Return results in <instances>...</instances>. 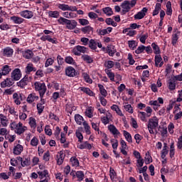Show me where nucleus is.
Here are the masks:
<instances>
[{"instance_id": "41", "label": "nucleus", "mask_w": 182, "mask_h": 182, "mask_svg": "<svg viewBox=\"0 0 182 182\" xmlns=\"http://www.w3.org/2000/svg\"><path fill=\"white\" fill-rule=\"evenodd\" d=\"M82 125L85 129V132L86 134H88V135L92 134V132L90 131V127L89 126V124L87 123V122L84 121L82 122Z\"/></svg>"}, {"instance_id": "49", "label": "nucleus", "mask_w": 182, "mask_h": 182, "mask_svg": "<svg viewBox=\"0 0 182 182\" xmlns=\"http://www.w3.org/2000/svg\"><path fill=\"white\" fill-rule=\"evenodd\" d=\"M82 77L87 83H90V84L93 83V80L90 78V76L87 73H82Z\"/></svg>"}, {"instance_id": "26", "label": "nucleus", "mask_w": 182, "mask_h": 182, "mask_svg": "<svg viewBox=\"0 0 182 182\" xmlns=\"http://www.w3.org/2000/svg\"><path fill=\"white\" fill-rule=\"evenodd\" d=\"M176 80H174V78H171L168 80L167 86L169 90H176Z\"/></svg>"}, {"instance_id": "24", "label": "nucleus", "mask_w": 182, "mask_h": 182, "mask_svg": "<svg viewBox=\"0 0 182 182\" xmlns=\"http://www.w3.org/2000/svg\"><path fill=\"white\" fill-rule=\"evenodd\" d=\"M8 117L4 114H0V124L3 127H8Z\"/></svg>"}, {"instance_id": "19", "label": "nucleus", "mask_w": 182, "mask_h": 182, "mask_svg": "<svg viewBox=\"0 0 182 182\" xmlns=\"http://www.w3.org/2000/svg\"><path fill=\"white\" fill-rule=\"evenodd\" d=\"M14 55V49L11 47H6L3 49V55L6 58H11Z\"/></svg>"}, {"instance_id": "4", "label": "nucleus", "mask_w": 182, "mask_h": 182, "mask_svg": "<svg viewBox=\"0 0 182 182\" xmlns=\"http://www.w3.org/2000/svg\"><path fill=\"white\" fill-rule=\"evenodd\" d=\"M136 4H137V0L124 1L121 4L123 14H127V12H129L132 8H134V6H136Z\"/></svg>"}, {"instance_id": "5", "label": "nucleus", "mask_w": 182, "mask_h": 182, "mask_svg": "<svg viewBox=\"0 0 182 182\" xmlns=\"http://www.w3.org/2000/svg\"><path fill=\"white\" fill-rule=\"evenodd\" d=\"M159 126V118L154 116L152 118L149 119L148 122V129L151 134H154V129Z\"/></svg>"}, {"instance_id": "46", "label": "nucleus", "mask_w": 182, "mask_h": 182, "mask_svg": "<svg viewBox=\"0 0 182 182\" xmlns=\"http://www.w3.org/2000/svg\"><path fill=\"white\" fill-rule=\"evenodd\" d=\"M98 87L102 96H103V97H106V96H107V90L105 89V86H103V85L98 84Z\"/></svg>"}, {"instance_id": "64", "label": "nucleus", "mask_w": 182, "mask_h": 182, "mask_svg": "<svg viewBox=\"0 0 182 182\" xmlns=\"http://www.w3.org/2000/svg\"><path fill=\"white\" fill-rule=\"evenodd\" d=\"M114 66V62L112 60H108L105 63V67L107 68L108 70L112 69Z\"/></svg>"}, {"instance_id": "13", "label": "nucleus", "mask_w": 182, "mask_h": 182, "mask_svg": "<svg viewBox=\"0 0 182 182\" xmlns=\"http://www.w3.org/2000/svg\"><path fill=\"white\" fill-rule=\"evenodd\" d=\"M147 8L144 7L141 11H140L139 12H138L136 14H135L134 16V19H143V18H144V16L146 15V14H147Z\"/></svg>"}, {"instance_id": "34", "label": "nucleus", "mask_w": 182, "mask_h": 182, "mask_svg": "<svg viewBox=\"0 0 182 182\" xmlns=\"http://www.w3.org/2000/svg\"><path fill=\"white\" fill-rule=\"evenodd\" d=\"M75 136L78 139V141L82 143L83 141V134H82V128H78L75 130Z\"/></svg>"}, {"instance_id": "3", "label": "nucleus", "mask_w": 182, "mask_h": 182, "mask_svg": "<svg viewBox=\"0 0 182 182\" xmlns=\"http://www.w3.org/2000/svg\"><path fill=\"white\" fill-rule=\"evenodd\" d=\"M34 88L36 92L39 93L40 98L43 99V96H45V93H46V90H48L45 82H41L39 81L36 82L34 83Z\"/></svg>"}, {"instance_id": "62", "label": "nucleus", "mask_w": 182, "mask_h": 182, "mask_svg": "<svg viewBox=\"0 0 182 182\" xmlns=\"http://www.w3.org/2000/svg\"><path fill=\"white\" fill-rule=\"evenodd\" d=\"M146 116L147 114L144 112H139L138 114V117L141 120V122H147V119H146Z\"/></svg>"}, {"instance_id": "39", "label": "nucleus", "mask_w": 182, "mask_h": 182, "mask_svg": "<svg viewBox=\"0 0 182 182\" xmlns=\"http://www.w3.org/2000/svg\"><path fill=\"white\" fill-rule=\"evenodd\" d=\"M168 154V149H167V144H164L163 149L161 152V159H166V156Z\"/></svg>"}, {"instance_id": "32", "label": "nucleus", "mask_w": 182, "mask_h": 182, "mask_svg": "<svg viewBox=\"0 0 182 182\" xmlns=\"http://www.w3.org/2000/svg\"><path fill=\"white\" fill-rule=\"evenodd\" d=\"M110 120H112V114L110 113L107 114L106 117L101 118V122L103 124H109V123H110Z\"/></svg>"}, {"instance_id": "7", "label": "nucleus", "mask_w": 182, "mask_h": 182, "mask_svg": "<svg viewBox=\"0 0 182 182\" xmlns=\"http://www.w3.org/2000/svg\"><path fill=\"white\" fill-rule=\"evenodd\" d=\"M58 6L59 9H61V11H70L71 12L77 11V8L75 6H69L65 4H59Z\"/></svg>"}, {"instance_id": "8", "label": "nucleus", "mask_w": 182, "mask_h": 182, "mask_svg": "<svg viewBox=\"0 0 182 182\" xmlns=\"http://www.w3.org/2000/svg\"><path fill=\"white\" fill-rule=\"evenodd\" d=\"M11 79L13 80H19L22 77V73L21 72V69L16 68L11 72Z\"/></svg>"}, {"instance_id": "12", "label": "nucleus", "mask_w": 182, "mask_h": 182, "mask_svg": "<svg viewBox=\"0 0 182 182\" xmlns=\"http://www.w3.org/2000/svg\"><path fill=\"white\" fill-rule=\"evenodd\" d=\"M29 82V77L28 75H26L23 78H22L19 82H17V86L18 87H21V89H23L25 86L28 85Z\"/></svg>"}, {"instance_id": "27", "label": "nucleus", "mask_w": 182, "mask_h": 182, "mask_svg": "<svg viewBox=\"0 0 182 182\" xmlns=\"http://www.w3.org/2000/svg\"><path fill=\"white\" fill-rule=\"evenodd\" d=\"M35 100H39V97L36 93L29 94L26 99L27 102L30 104L33 103Z\"/></svg>"}, {"instance_id": "52", "label": "nucleus", "mask_w": 182, "mask_h": 182, "mask_svg": "<svg viewBox=\"0 0 182 182\" xmlns=\"http://www.w3.org/2000/svg\"><path fill=\"white\" fill-rule=\"evenodd\" d=\"M152 49L154 50V53L155 55H160L161 51H160V47L156 44V43H153L151 44Z\"/></svg>"}, {"instance_id": "38", "label": "nucleus", "mask_w": 182, "mask_h": 182, "mask_svg": "<svg viewBox=\"0 0 182 182\" xmlns=\"http://www.w3.org/2000/svg\"><path fill=\"white\" fill-rule=\"evenodd\" d=\"M23 56L25 59H32L33 58V52L31 50H27L23 53Z\"/></svg>"}, {"instance_id": "21", "label": "nucleus", "mask_w": 182, "mask_h": 182, "mask_svg": "<svg viewBox=\"0 0 182 182\" xmlns=\"http://www.w3.org/2000/svg\"><path fill=\"white\" fill-rule=\"evenodd\" d=\"M164 65V62H163V58H161V55H155V66L156 68H161Z\"/></svg>"}, {"instance_id": "18", "label": "nucleus", "mask_w": 182, "mask_h": 182, "mask_svg": "<svg viewBox=\"0 0 182 182\" xmlns=\"http://www.w3.org/2000/svg\"><path fill=\"white\" fill-rule=\"evenodd\" d=\"M65 154H63V151H60L57 154V164L58 166H62L63 164V160H65Z\"/></svg>"}, {"instance_id": "58", "label": "nucleus", "mask_w": 182, "mask_h": 182, "mask_svg": "<svg viewBox=\"0 0 182 182\" xmlns=\"http://www.w3.org/2000/svg\"><path fill=\"white\" fill-rule=\"evenodd\" d=\"M117 174L116 173V171H114V169L113 168H110L109 169V177L112 180V181H114V179L116 178Z\"/></svg>"}, {"instance_id": "10", "label": "nucleus", "mask_w": 182, "mask_h": 182, "mask_svg": "<svg viewBox=\"0 0 182 182\" xmlns=\"http://www.w3.org/2000/svg\"><path fill=\"white\" fill-rule=\"evenodd\" d=\"M65 75L69 77H75L77 75L76 70L72 66H68L65 68Z\"/></svg>"}, {"instance_id": "37", "label": "nucleus", "mask_w": 182, "mask_h": 182, "mask_svg": "<svg viewBox=\"0 0 182 182\" xmlns=\"http://www.w3.org/2000/svg\"><path fill=\"white\" fill-rule=\"evenodd\" d=\"M93 112H95V109L92 107H90L85 110V116L89 117V119H92L93 117Z\"/></svg>"}, {"instance_id": "60", "label": "nucleus", "mask_w": 182, "mask_h": 182, "mask_svg": "<svg viewBox=\"0 0 182 182\" xmlns=\"http://www.w3.org/2000/svg\"><path fill=\"white\" fill-rule=\"evenodd\" d=\"M110 142L112 143V149L114 150H117V147H119V141L116 139H112Z\"/></svg>"}, {"instance_id": "9", "label": "nucleus", "mask_w": 182, "mask_h": 182, "mask_svg": "<svg viewBox=\"0 0 182 182\" xmlns=\"http://www.w3.org/2000/svg\"><path fill=\"white\" fill-rule=\"evenodd\" d=\"M89 48L92 50H96L98 48H102V43L99 42V40L91 39L89 43Z\"/></svg>"}, {"instance_id": "22", "label": "nucleus", "mask_w": 182, "mask_h": 182, "mask_svg": "<svg viewBox=\"0 0 182 182\" xmlns=\"http://www.w3.org/2000/svg\"><path fill=\"white\" fill-rule=\"evenodd\" d=\"M11 21L14 22V23H16L17 25H21V23H23L25 21V19H23L22 17L16 16H13L10 17Z\"/></svg>"}, {"instance_id": "59", "label": "nucleus", "mask_w": 182, "mask_h": 182, "mask_svg": "<svg viewBox=\"0 0 182 182\" xmlns=\"http://www.w3.org/2000/svg\"><path fill=\"white\" fill-rule=\"evenodd\" d=\"M76 177L78 178V181H82L85 178V173L82 171H78L76 172Z\"/></svg>"}, {"instance_id": "51", "label": "nucleus", "mask_w": 182, "mask_h": 182, "mask_svg": "<svg viewBox=\"0 0 182 182\" xmlns=\"http://www.w3.org/2000/svg\"><path fill=\"white\" fill-rule=\"evenodd\" d=\"M65 63H68V65H76V61L74 60L72 56H67L65 58Z\"/></svg>"}, {"instance_id": "6", "label": "nucleus", "mask_w": 182, "mask_h": 182, "mask_svg": "<svg viewBox=\"0 0 182 182\" xmlns=\"http://www.w3.org/2000/svg\"><path fill=\"white\" fill-rule=\"evenodd\" d=\"M86 50H87V48H86L85 46H76L73 49V53L75 56H80V55H82V53H85Z\"/></svg>"}, {"instance_id": "50", "label": "nucleus", "mask_w": 182, "mask_h": 182, "mask_svg": "<svg viewBox=\"0 0 182 182\" xmlns=\"http://www.w3.org/2000/svg\"><path fill=\"white\" fill-rule=\"evenodd\" d=\"M82 59L87 63H93V58L88 55H82Z\"/></svg>"}, {"instance_id": "63", "label": "nucleus", "mask_w": 182, "mask_h": 182, "mask_svg": "<svg viewBox=\"0 0 182 182\" xmlns=\"http://www.w3.org/2000/svg\"><path fill=\"white\" fill-rule=\"evenodd\" d=\"M48 16H50V18H59V11H50L48 12Z\"/></svg>"}, {"instance_id": "55", "label": "nucleus", "mask_w": 182, "mask_h": 182, "mask_svg": "<svg viewBox=\"0 0 182 182\" xmlns=\"http://www.w3.org/2000/svg\"><path fill=\"white\" fill-rule=\"evenodd\" d=\"M4 139L8 140L9 143H14V141L16 139V135H11L9 134L4 136Z\"/></svg>"}, {"instance_id": "29", "label": "nucleus", "mask_w": 182, "mask_h": 182, "mask_svg": "<svg viewBox=\"0 0 182 182\" xmlns=\"http://www.w3.org/2000/svg\"><path fill=\"white\" fill-rule=\"evenodd\" d=\"M81 32L87 35H90L91 33H93V28L90 26L82 27L81 28Z\"/></svg>"}, {"instance_id": "11", "label": "nucleus", "mask_w": 182, "mask_h": 182, "mask_svg": "<svg viewBox=\"0 0 182 182\" xmlns=\"http://www.w3.org/2000/svg\"><path fill=\"white\" fill-rule=\"evenodd\" d=\"M13 100L16 105L19 106L21 105V102L23 99L22 98V93L21 92H15L13 94Z\"/></svg>"}, {"instance_id": "25", "label": "nucleus", "mask_w": 182, "mask_h": 182, "mask_svg": "<svg viewBox=\"0 0 182 182\" xmlns=\"http://www.w3.org/2000/svg\"><path fill=\"white\" fill-rule=\"evenodd\" d=\"M77 26V22L75 20H68L66 24L67 29H69L70 31H72L75 29Z\"/></svg>"}, {"instance_id": "61", "label": "nucleus", "mask_w": 182, "mask_h": 182, "mask_svg": "<svg viewBox=\"0 0 182 182\" xmlns=\"http://www.w3.org/2000/svg\"><path fill=\"white\" fill-rule=\"evenodd\" d=\"M28 123L31 129H36V119L35 118L30 117Z\"/></svg>"}, {"instance_id": "53", "label": "nucleus", "mask_w": 182, "mask_h": 182, "mask_svg": "<svg viewBox=\"0 0 182 182\" xmlns=\"http://www.w3.org/2000/svg\"><path fill=\"white\" fill-rule=\"evenodd\" d=\"M31 146L32 147H36L39 144V139H38L37 136H33V139L31 140L30 142Z\"/></svg>"}, {"instance_id": "45", "label": "nucleus", "mask_w": 182, "mask_h": 182, "mask_svg": "<svg viewBox=\"0 0 182 182\" xmlns=\"http://www.w3.org/2000/svg\"><path fill=\"white\" fill-rule=\"evenodd\" d=\"M105 73L107 75L111 82H114V73L112 72V70L105 69Z\"/></svg>"}, {"instance_id": "44", "label": "nucleus", "mask_w": 182, "mask_h": 182, "mask_svg": "<svg viewBox=\"0 0 182 182\" xmlns=\"http://www.w3.org/2000/svg\"><path fill=\"white\" fill-rule=\"evenodd\" d=\"M123 133L127 141H128V143H133V138H132V134H130V133L126 130L123 131Z\"/></svg>"}, {"instance_id": "36", "label": "nucleus", "mask_w": 182, "mask_h": 182, "mask_svg": "<svg viewBox=\"0 0 182 182\" xmlns=\"http://www.w3.org/2000/svg\"><path fill=\"white\" fill-rule=\"evenodd\" d=\"M108 130H109L110 133L114 134V136H116L117 134H120V132H119L117 128H116V127L113 124H111L108 127Z\"/></svg>"}, {"instance_id": "1", "label": "nucleus", "mask_w": 182, "mask_h": 182, "mask_svg": "<svg viewBox=\"0 0 182 182\" xmlns=\"http://www.w3.org/2000/svg\"><path fill=\"white\" fill-rule=\"evenodd\" d=\"M9 127L11 130H14L16 134H18V136L23 134V133L28 130V127L24 126L21 122L16 123V122L14 121L10 123Z\"/></svg>"}, {"instance_id": "14", "label": "nucleus", "mask_w": 182, "mask_h": 182, "mask_svg": "<svg viewBox=\"0 0 182 182\" xmlns=\"http://www.w3.org/2000/svg\"><path fill=\"white\" fill-rule=\"evenodd\" d=\"M19 14L22 18H25L26 19H31V18H33V12L29 10L22 11Z\"/></svg>"}, {"instance_id": "28", "label": "nucleus", "mask_w": 182, "mask_h": 182, "mask_svg": "<svg viewBox=\"0 0 182 182\" xmlns=\"http://www.w3.org/2000/svg\"><path fill=\"white\" fill-rule=\"evenodd\" d=\"M77 149H80V150H83L86 149L87 150H91L92 149V144H89L87 141H85L82 144H78Z\"/></svg>"}, {"instance_id": "23", "label": "nucleus", "mask_w": 182, "mask_h": 182, "mask_svg": "<svg viewBox=\"0 0 182 182\" xmlns=\"http://www.w3.org/2000/svg\"><path fill=\"white\" fill-rule=\"evenodd\" d=\"M45 100L43 98L41 99V102L37 104V110L38 114H42L43 113V110L45 109Z\"/></svg>"}, {"instance_id": "54", "label": "nucleus", "mask_w": 182, "mask_h": 182, "mask_svg": "<svg viewBox=\"0 0 182 182\" xmlns=\"http://www.w3.org/2000/svg\"><path fill=\"white\" fill-rule=\"evenodd\" d=\"M152 161H153V159H151L150 152L147 151L145 154V164H150V163H152Z\"/></svg>"}, {"instance_id": "20", "label": "nucleus", "mask_w": 182, "mask_h": 182, "mask_svg": "<svg viewBox=\"0 0 182 182\" xmlns=\"http://www.w3.org/2000/svg\"><path fill=\"white\" fill-rule=\"evenodd\" d=\"M18 160L21 161V164L22 167H28V166H31V158H22L19 157Z\"/></svg>"}, {"instance_id": "17", "label": "nucleus", "mask_w": 182, "mask_h": 182, "mask_svg": "<svg viewBox=\"0 0 182 182\" xmlns=\"http://www.w3.org/2000/svg\"><path fill=\"white\" fill-rule=\"evenodd\" d=\"M14 85V79L6 78L3 82H1V87H11Z\"/></svg>"}, {"instance_id": "57", "label": "nucleus", "mask_w": 182, "mask_h": 182, "mask_svg": "<svg viewBox=\"0 0 182 182\" xmlns=\"http://www.w3.org/2000/svg\"><path fill=\"white\" fill-rule=\"evenodd\" d=\"M117 52L114 46H108L107 47V53L110 56H114V53Z\"/></svg>"}, {"instance_id": "31", "label": "nucleus", "mask_w": 182, "mask_h": 182, "mask_svg": "<svg viewBox=\"0 0 182 182\" xmlns=\"http://www.w3.org/2000/svg\"><path fill=\"white\" fill-rule=\"evenodd\" d=\"M1 70L3 76H6V75H9V73L12 70V68H11V66L6 65L1 68Z\"/></svg>"}, {"instance_id": "56", "label": "nucleus", "mask_w": 182, "mask_h": 182, "mask_svg": "<svg viewBox=\"0 0 182 182\" xmlns=\"http://www.w3.org/2000/svg\"><path fill=\"white\" fill-rule=\"evenodd\" d=\"M160 9H161V4L157 3L155 6V9L153 11V16H156V15H159V12H160Z\"/></svg>"}, {"instance_id": "43", "label": "nucleus", "mask_w": 182, "mask_h": 182, "mask_svg": "<svg viewBox=\"0 0 182 182\" xmlns=\"http://www.w3.org/2000/svg\"><path fill=\"white\" fill-rule=\"evenodd\" d=\"M37 174L38 175L39 178H45L49 176V172L46 169L44 171H38Z\"/></svg>"}, {"instance_id": "40", "label": "nucleus", "mask_w": 182, "mask_h": 182, "mask_svg": "<svg viewBox=\"0 0 182 182\" xmlns=\"http://www.w3.org/2000/svg\"><path fill=\"white\" fill-rule=\"evenodd\" d=\"M125 112H127V113H130V114H133L134 109L133 107H132V105H129L128 103H125V105L123 106Z\"/></svg>"}, {"instance_id": "15", "label": "nucleus", "mask_w": 182, "mask_h": 182, "mask_svg": "<svg viewBox=\"0 0 182 182\" xmlns=\"http://www.w3.org/2000/svg\"><path fill=\"white\" fill-rule=\"evenodd\" d=\"M150 106H156V107H160V105H164V100L163 97H158L157 100L149 101Z\"/></svg>"}, {"instance_id": "35", "label": "nucleus", "mask_w": 182, "mask_h": 182, "mask_svg": "<svg viewBox=\"0 0 182 182\" xmlns=\"http://www.w3.org/2000/svg\"><path fill=\"white\" fill-rule=\"evenodd\" d=\"M75 120L77 124H78L79 126H82V124H83V122H85L83 117H82L79 114H76L75 115Z\"/></svg>"}, {"instance_id": "2", "label": "nucleus", "mask_w": 182, "mask_h": 182, "mask_svg": "<svg viewBox=\"0 0 182 182\" xmlns=\"http://www.w3.org/2000/svg\"><path fill=\"white\" fill-rule=\"evenodd\" d=\"M43 34L44 35H43L40 38L41 41H42L43 42H46V41H48V42H50V43H58V40L56 39V38H52V36H50L53 35V31L50 30H44Z\"/></svg>"}, {"instance_id": "30", "label": "nucleus", "mask_w": 182, "mask_h": 182, "mask_svg": "<svg viewBox=\"0 0 182 182\" xmlns=\"http://www.w3.org/2000/svg\"><path fill=\"white\" fill-rule=\"evenodd\" d=\"M111 109L114 110V112H115L117 114H118V116H120L121 117H123V116H124V114H123L122 109H120L119 106H117V105H113L112 106H111Z\"/></svg>"}, {"instance_id": "33", "label": "nucleus", "mask_w": 182, "mask_h": 182, "mask_svg": "<svg viewBox=\"0 0 182 182\" xmlns=\"http://www.w3.org/2000/svg\"><path fill=\"white\" fill-rule=\"evenodd\" d=\"M31 72H36V68H35L33 66V64L28 63V64H27V65L26 67V73L27 75H29V73H31Z\"/></svg>"}, {"instance_id": "16", "label": "nucleus", "mask_w": 182, "mask_h": 182, "mask_svg": "<svg viewBox=\"0 0 182 182\" xmlns=\"http://www.w3.org/2000/svg\"><path fill=\"white\" fill-rule=\"evenodd\" d=\"M22 151H23V146L17 144L14 146L13 154L15 156H19L22 153Z\"/></svg>"}, {"instance_id": "48", "label": "nucleus", "mask_w": 182, "mask_h": 182, "mask_svg": "<svg viewBox=\"0 0 182 182\" xmlns=\"http://www.w3.org/2000/svg\"><path fill=\"white\" fill-rule=\"evenodd\" d=\"M102 11L107 16H112V15H113V11L112 10V8H110V7L103 8Z\"/></svg>"}, {"instance_id": "47", "label": "nucleus", "mask_w": 182, "mask_h": 182, "mask_svg": "<svg viewBox=\"0 0 182 182\" xmlns=\"http://www.w3.org/2000/svg\"><path fill=\"white\" fill-rule=\"evenodd\" d=\"M80 90L84 93H86V95H88L89 96H93L95 95V93H93L89 87H80Z\"/></svg>"}, {"instance_id": "42", "label": "nucleus", "mask_w": 182, "mask_h": 182, "mask_svg": "<svg viewBox=\"0 0 182 182\" xmlns=\"http://www.w3.org/2000/svg\"><path fill=\"white\" fill-rule=\"evenodd\" d=\"M70 161L73 167H79V160L76 156L71 157Z\"/></svg>"}]
</instances>
